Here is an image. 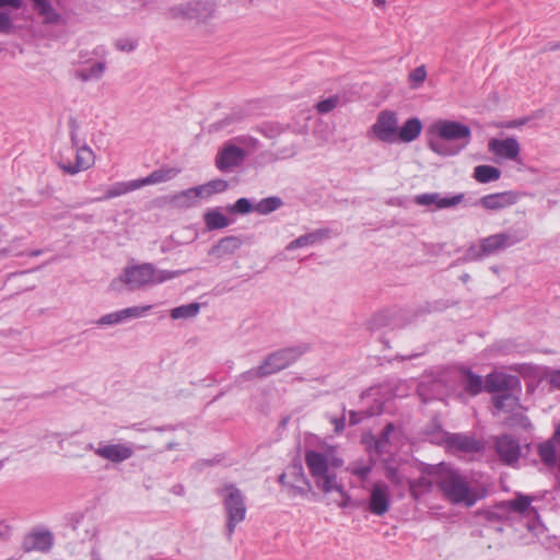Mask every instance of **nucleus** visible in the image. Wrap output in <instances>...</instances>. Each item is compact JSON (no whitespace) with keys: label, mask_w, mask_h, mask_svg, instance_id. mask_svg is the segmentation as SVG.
I'll list each match as a JSON object with an SVG mask.
<instances>
[{"label":"nucleus","mask_w":560,"mask_h":560,"mask_svg":"<svg viewBox=\"0 0 560 560\" xmlns=\"http://www.w3.org/2000/svg\"><path fill=\"white\" fill-rule=\"evenodd\" d=\"M429 132L428 147L440 156L457 155L471 140L469 126L456 120H436L430 126Z\"/></svg>","instance_id":"nucleus-1"},{"label":"nucleus","mask_w":560,"mask_h":560,"mask_svg":"<svg viewBox=\"0 0 560 560\" xmlns=\"http://www.w3.org/2000/svg\"><path fill=\"white\" fill-rule=\"evenodd\" d=\"M305 464L316 487L324 493L340 489L336 470L343 466V459L338 455L336 446H327L319 451L305 452Z\"/></svg>","instance_id":"nucleus-2"},{"label":"nucleus","mask_w":560,"mask_h":560,"mask_svg":"<svg viewBox=\"0 0 560 560\" xmlns=\"http://www.w3.org/2000/svg\"><path fill=\"white\" fill-rule=\"evenodd\" d=\"M436 486L443 498L456 505L471 508L486 497V490L472 487L466 475L448 467H444L439 471Z\"/></svg>","instance_id":"nucleus-3"},{"label":"nucleus","mask_w":560,"mask_h":560,"mask_svg":"<svg viewBox=\"0 0 560 560\" xmlns=\"http://www.w3.org/2000/svg\"><path fill=\"white\" fill-rule=\"evenodd\" d=\"M184 272V270L156 269L152 264L143 262L127 266L120 276L112 281L110 287L113 290H118L119 284H125L129 291H137L175 279Z\"/></svg>","instance_id":"nucleus-4"},{"label":"nucleus","mask_w":560,"mask_h":560,"mask_svg":"<svg viewBox=\"0 0 560 560\" xmlns=\"http://www.w3.org/2000/svg\"><path fill=\"white\" fill-rule=\"evenodd\" d=\"M224 511L226 514V537L231 539L236 526L246 517V503L243 492L234 485H225L221 491Z\"/></svg>","instance_id":"nucleus-5"},{"label":"nucleus","mask_w":560,"mask_h":560,"mask_svg":"<svg viewBox=\"0 0 560 560\" xmlns=\"http://www.w3.org/2000/svg\"><path fill=\"white\" fill-rule=\"evenodd\" d=\"M214 12L215 7L211 0H194L168 8L166 15L173 20H195L198 23H206L213 18Z\"/></svg>","instance_id":"nucleus-6"},{"label":"nucleus","mask_w":560,"mask_h":560,"mask_svg":"<svg viewBox=\"0 0 560 560\" xmlns=\"http://www.w3.org/2000/svg\"><path fill=\"white\" fill-rule=\"evenodd\" d=\"M70 138L71 144L75 149V162L72 163L70 160L61 158L57 164L66 174L75 175L94 165L95 154L88 144L80 142L75 132L72 131Z\"/></svg>","instance_id":"nucleus-7"},{"label":"nucleus","mask_w":560,"mask_h":560,"mask_svg":"<svg viewBox=\"0 0 560 560\" xmlns=\"http://www.w3.org/2000/svg\"><path fill=\"white\" fill-rule=\"evenodd\" d=\"M527 236L526 230L522 228H510L504 232L492 234L480 242L483 246V253L487 256L494 254L498 250L505 249L517 243L524 241Z\"/></svg>","instance_id":"nucleus-8"},{"label":"nucleus","mask_w":560,"mask_h":560,"mask_svg":"<svg viewBox=\"0 0 560 560\" xmlns=\"http://www.w3.org/2000/svg\"><path fill=\"white\" fill-rule=\"evenodd\" d=\"M398 118L393 110H382L378 113L375 122L372 125L370 135L384 143L397 142Z\"/></svg>","instance_id":"nucleus-9"},{"label":"nucleus","mask_w":560,"mask_h":560,"mask_svg":"<svg viewBox=\"0 0 560 560\" xmlns=\"http://www.w3.org/2000/svg\"><path fill=\"white\" fill-rule=\"evenodd\" d=\"M279 482L287 488L291 498L307 497L312 492V485L300 465H294L279 476Z\"/></svg>","instance_id":"nucleus-10"},{"label":"nucleus","mask_w":560,"mask_h":560,"mask_svg":"<svg viewBox=\"0 0 560 560\" xmlns=\"http://www.w3.org/2000/svg\"><path fill=\"white\" fill-rule=\"evenodd\" d=\"M306 350L307 348L305 346L280 349L269 354L262 361V369L268 372V375L277 373L294 363L303 353L306 352Z\"/></svg>","instance_id":"nucleus-11"},{"label":"nucleus","mask_w":560,"mask_h":560,"mask_svg":"<svg viewBox=\"0 0 560 560\" xmlns=\"http://www.w3.org/2000/svg\"><path fill=\"white\" fill-rule=\"evenodd\" d=\"M88 450L94 452L100 458L113 464H120L133 456L132 445L129 443L100 442L96 446L89 444Z\"/></svg>","instance_id":"nucleus-12"},{"label":"nucleus","mask_w":560,"mask_h":560,"mask_svg":"<svg viewBox=\"0 0 560 560\" xmlns=\"http://www.w3.org/2000/svg\"><path fill=\"white\" fill-rule=\"evenodd\" d=\"M392 505L390 489L384 481H376L372 485L369 493L368 510L375 516H383Z\"/></svg>","instance_id":"nucleus-13"},{"label":"nucleus","mask_w":560,"mask_h":560,"mask_svg":"<svg viewBox=\"0 0 560 560\" xmlns=\"http://www.w3.org/2000/svg\"><path fill=\"white\" fill-rule=\"evenodd\" d=\"M33 10L44 24L61 26L67 24V16L60 11L59 0H31Z\"/></svg>","instance_id":"nucleus-14"},{"label":"nucleus","mask_w":560,"mask_h":560,"mask_svg":"<svg viewBox=\"0 0 560 560\" xmlns=\"http://www.w3.org/2000/svg\"><path fill=\"white\" fill-rule=\"evenodd\" d=\"M488 150L497 158V160L517 162L521 153V145L513 137L505 139L492 138L488 141Z\"/></svg>","instance_id":"nucleus-15"},{"label":"nucleus","mask_w":560,"mask_h":560,"mask_svg":"<svg viewBox=\"0 0 560 560\" xmlns=\"http://www.w3.org/2000/svg\"><path fill=\"white\" fill-rule=\"evenodd\" d=\"M464 194H457L451 197H443L439 192H425L415 197V202L418 206L428 207L432 210H442L454 208L464 200Z\"/></svg>","instance_id":"nucleus-16"},{"label":"nucleus","mask_w":560,"mask_h":560,"mask_svg":"<svg viewBox=\"0 0 560 560\" xmlns=\"http://www.w3.org/2000/svg\"><path fill=\"white\" fill-rule=\"evenodd\" d=\"M246 158V152L235 144H225L217 154L215 166L228 172L240 166Z\"/></svg>","instance_id":"nucleus-17"},{"label":"nucleus","mask_w":560,"mask_h":560,"mask_svg":"<svg viewBox=\"0 0 560 560\" xmlns=\"http://www.w3.org/2000/svg\"><path fill=\"white\" fill-rule=\"evenodd\" d=\"M494 447L500 459L504 464L513 465L521 456L520 443L510 434H503L495 438Z\"/></svg>","instance_id":"nucleus-18"},{"label":"nucleus","mask_w":560,"mask_h":560,"mask_svg":"<svg viewBox=\"0 0 560 560\" xmlns=\"http://www.w3.org/2000/svg\"><path fill=\"white\" fill-rule=\"evenodd\" d=\"M520 192L514 190H508L486 195L480 198L479 203L481 205L482 208L494 211L515 205L520 200Z\"/></svg>","instance_id":"nucleus-19"},{"label":"nucleus","mask_w":560,"mask_h":560,"mask_svg":"<svg viewBox=\"0 0 560 560\" xmlns=\"http://www.w3.org/2000/svg\"><path fill=\"white\" fill-rule=\"evenodd\" d=\"M106 69L107 65L105 61H96L93 63L86 62L85 65L77 68L73 75L77 80L83 83L89 81H98L103 78Z\"/></svg>","instance_id":"nucleus-20"},{"label":"nucleus","mask_w":560,"mask_h":560,"mask_svg":"<svg viewBox=\"0 0 560 560\" xmlns=\"http://www.w3.org/2000/svg\"><path fill=\"white\" fill-rule=\"evenodd\" d=\"M243 242L237 236H226L221 238L215 245L211 247L209 250V255L214 256L217 258H224L226 256L233 255L240 247Z\"/></svg>","instance_id":"nucleus-21"},{"label":"nucleus","mask_w":560,"mask_h":560,"mask_svg":"<svg viewBox=\"0 0 560 560\" xmlns=\"http://www.w3.org/2000/svg\"><path fill=\"white\" fill-rule=\"evenodd\" d=\"M446 443L451 448L466 453L478 452L481 448L478 441L465 434H451L446 438Z\"/></svg>","instance_id":"nucleus-22"},{"label":"nucleus","mask_w":560,"mask_h":560,"mask_svg":"<svg viewBox=\"0 0 560 560\" xmlns=\"http://www.w3.org/2000/svg\"><path fill=\"white\" fill-rule=\"evenodd\" d=\"M422 131V122L419 118H409L399 128L397 133V141L409 143L415 141Z\"/></svg>","instance_id":"nucleus-23"},{"label":"nucleus","mask_w":560,"mask_h":560,"mask_svg":"<svg viewBox=\"0 0 560 560\" xmlns=\"http://www.w3.org/2000/svg\"><path fill=\"white\" fill-rule=\"evenodd\" d=\"M533 498L522 493H517L513 500L504 502V505L516 513L526 515H538L537 510L532 506Z\"/></svg>","instance_id":"nucleus-24"},{"label":"nucleus","mask_w":560,"mask_h":560,"mask_svg":"<svg viewBox=\"0 0 560 560\" xmlns=\"http://www.w3.org/2000/svg\"><path fill=\"white\" fill-rule=\"evenodd\" d=\"M198 199H200V195L196 186L171 196L170 202L176 208L186 209L194 207Z\"/></svg>","instance_id":"nucleus-25"},{"label":"nucleus","mask_w":560,"mask_h":560,"mask_svg":"<svg viewBox=\"0 0 560 560\" xmlns=\"http://www.w3.org/2000/svg\"><path fill=\"white\" fill-rule=\"evenodd\" d=\"M52 546V537L49 533H36L30 536L23 544L25 551H48Z\"/></svg>","instance_id":"nucleus-26"},{"label":"nucleus","mask_w":560,"mask_h":560,"mask_svg":"<svg viewBox=\"0 0 560 560\" xmlns=\"http://www.w3.org/2000/svg\"><path fill=\"white\" fill-rule=\"evenodd\" d=\"M139 189V184L137 179L130 182H118L110 185L103 197L96 198L95 201L106 200L122 196L130 191Z\"/></svg>","instance_id":"nucleus-27"},{"label":"nucleus","mask_w":560,"mask_h":560,"mask_svg":"<svg viewBox=\"0 0 560 560\" xmlns=\"http://www.w3.org/2000/svg\"><path fill=\"white\" fill-rule=\"evenodd\" d=\"M179 173L176 168H160L154 172H152L150 175H148L144 178L137 179L139 184V188L147 186V185H153L159 183H164L167 180L173 179L177 174Z\"/></svg>","instance_id":"nucleus-28"},{"label":"nucleus","mask_w":560,"mask_h":560,"mask_svg":"<svg viewBox=\"0 0 560 560\" xmlns=\"http://www.w3.org/2000/svg\"><path fill=\"white\" fill-rule=\"evenodd\" d=\"M509 376L491 373L485 380V389L488 393H505L509 388Z\"/></svg>","instance_id":"nucleus-29"},{"label":"nucleus","mask_w":560,"mask_h":560,"mask_svg":"<svg viewBox=\"0 0 560 560\" xmlns=\"http://www.w3.org/2000/svg\"><path fill=\"white\" fill-rule=\"evenodd\" d=\"M472 177L480 184L497 182L501 177V171L491 165H478L474 168Z\"/></svg>","instance_id":"nucleus-30"},{"label":"nucleus","mask_w":560,"mask_h":560,"mask_svg":"<svg viewBox=\"0 0 560 560\" xmlns=\"http://www.w3.org/2000/svg\"><path fill=\"white\" fill-rule=\"evenodd\" d=\"M492 400L495 409L499 411L512 412L520 407V399L506 392L493 396Z\"/></svg>","instance_id":"nucleus-31"},{"label":"nucleus","mask_w":560,"mask_h":560,"mask_svg":"<svg viewBox=\"0 0 560 560\" xmlns=\"http://www.w3.org/2000/svg\"><path fill=\"white\" fill-rule=\"evenodd\" d=\"M410 494L413 499L419 500L432 490L433 482L430 478L422 476L415 480H408Z\"/></svg>","instance_id":"nucleus-32"},{"label":"nucleus","mask_w":560,"mask_h":560,"mask_svg":"<svg viewBox=\"0 0 560 560\" xmlns=\"http://www.w3.org/2000/svg\"><path fill=\"white\" fill-rule=\"evenodd\" d=\"M228 182L224 179H213L203 185L197 186L200 198H207L213 194L223 192L228 189Z\"/></svg>","instance_id":"nucleus-33"},{"label":"nucleus","mask_w":560,"mask_h":560,"mask_svg":"<svg viewBox=\"0 0 560 560\" xmlns=\"http://www.w3.org/2000/svg\"><path fill=\"white\" fill-rule=\"evenodd\" d=\"M557 453L560 454V450L558 446L553 444V442H549L548 440L541 443L538 447V454L547 466H555L557 463Z\"/></svg>","instance_id":"nucleus-34"},{"label":"nucleus","mask_w":560,"mask_h":560,"mask_svg":"<svg viewBox=\"0 0 560 560\" xmlns=\"http://www.w3.org/2000/svg\"><path fill=\"white\" fill-rule=\"evenodd\" d=\"M323 235L324 234L320 231L301 235L288 244L287 250H293L300 247L313 245L317 243L323 237Z\"/></svg>","instance_id":"nucleus-35"},{"label":"nucleus","mask_w":560,"mask_h":560,"mask_svg":"<svg viewBox=\"0 0 560 560\" xmlns=\"http://www.w3.org/2000/svg\"><path fill=\"white\" fill-rule=\"evenodd\" d=\"M199 311H200L199 303H190V304H186V305H180L171 311V317L173 319L192 318L198 315Z\"/></svg>","instance_id":"nucleus-36"},{"label":"nucleus","mask_w":560,"mask_h":560,"mask_svg":"<svg viewBox=\"0 0 560 560\" xmlns=\"http://www.w3.org/2000/svg\"><path fill=\"white\" fill-rule=\"evenodd\" d=\"M205 222L208 229H223L230 224L229 219L218 210L208 211L205 214Z\"/></svg>","instance_id":"nucleus-37"},{"label":"nucleus","mask_w":560,"mask_h":560,"mask_svg":"<svg viewBox=\"0 0 560 560\" xmlns=\"http://www.w3.org/2000/svg\"><path fill=\"white\" fill-rule=\"evenodd\" d=\"M283 205L281 198L272 196L261 199L255 207V211L259 214H269L278 210Z\"/></svg>","instance_id":"nucleus-38"},{"label":"nucleus","mask_w":560,"mask_h":560,"mask_svg":"<svg viewBox=\"0 0 560 560\" xmlns=\"http://www.w3.org/2000/svg\"><path fill=\"white\" fill-rule=\"evenodd\" d=\"M373 468V464L371 460L364 462V460H355L351 463L347 470L353 475L357 476L362 481L366 480L369 475L371 474Z\"/></svg>","instance_id":"nucleus-39"},{"label":"nucleus","mask_w":560,"mask_h":560,"mask_svg":"<svg viewBox=\"0 0 560 560\" xmlns=\"http://www.w3.org/2000/svg\"><path fill=\"white\" fill-rule=\"evenodd\" d=\"M465 381L464 388L465 390L471 395L476 396L481 393L485 385H482L481 376L471 373L470 371H465Z\"/></svg>","instance_id":"nucleus-40"},{"label":"nucleus","mask_w":560,"mask_h":560,"mask_svg":"<svg viewBox=\"0 0 560 560\" xmlns=\"http://www.w3.org/2000/svg\"><path fill=\"white\" fill-rule=\"evenodd\" d=\"M125 322H126V319H125L124 312H122V310H119V311L108 313V314L101 316L97 319L96 324L98 326H115V325L122 324Z\"/></svg>","instance_id":"nucleus-41"},{"label":"nucleus","mask_w":560,"mask_h":560,"mask_svg":"<svg viewBox=\"0 0 560 560\" xmlns=\"http://www.w3.org/2000/svg\"><path fill=\"white\" fill-rule=\"evenodd\" d=\"M341 104V97L338 95H331L315 105L316 110L319 114H328L337 108Z\"/></svg>","instance_id":"nucleus-42"},{"label":"nucleus","mask_w":560,"mask_h":560,"mask_svg":"<svg viewBox=\"0 0 560 560\" xmlns=\"http://www.w3.org/2000/svg\"><path fill=\"white\" fill-rule=\"evenodd\" d=\"M427 79V69L425 67L419 66L415 68L408 75V82L411 89L420 88Z\"/></svg>","instance_id":"nucleus-43"},{"label":"nucleus","mask_w":560,"mask_h":560,"mask_svg":"<svg viewBox=\"0 0 560 560\" xmlns=\"http://www.w3.org/2000/svg\"><path fill=\"white\" fill-rule=\"evenodd\" d=\"M395 427L392 423H388L382 433L380 434L378 439L375 442V447L378 453H385L387 452V445L389 442V435L392 432H394Z\"/></svg>","instance_id":"nucleus-44"},{"label":"nucleus","mask_w":560,"mask_h":560,"mask_svg":"<svg viewBox=\"0 0 560 560\" xmlns=\"http://www.w3.org/2000/svg\"><path fill=\"white\" fill-rule=\"evenodd\" d=\"M485 256L487 255L486 253H483V246L481 242H479V245L469 246L465 255L460 258V260L463 262L475 261L482 259Z\"/></svg>","instance_id":"nucleus-45"},{"label":"nucleus","mask_w":560,"mask_h":560,"mask_svg":"<svg viewBox=\"0 0 560 560\" xmlns=\"http://www.w3.org/2000/svg\"><path fill=\"white\" fill-rule=\"evenodd\" d=\"M152 308L151 305H143V306H131L124 308V315L125 319H132V318H139L144 316Z\"/></svg>","instance_id":"nucleus-46"},{"label":"nucleus","mask_w":560,"mask_h":560,"mask_svg":"<svg viewBox=\"0 0 560 560\" xmlns=\"http://www.w3.org/2000/svg\"><path fill=\"white\" fill-rule=\"evenodd\" d=\"M266 376H268V372H266V370L262 369V363H261L259 366L250 369V370L245 371L244 373H242L240 375V380L242 382H247V381H252V380H255V378H262V377H266Z\"/></svg>","instance_id":"nucleus-47"},{"label":"nucleus","mask_w":560,"mask_h":560,"mask_svg":"<svg viewBox=\"0 0 560 560\" xmlns=\"http://www.w3.org/2000/svg\"><path fill=\"white\" fill-rule=\"evenodd\" d=\"M385 477L395 486H402L407 481L405 476L394 466L385 468Z\"/></svg>","instance_id":"nucleus-48"},{"label":"nucleus","mask_w":560,"mask_h":560,"mask_svg":"<svg viewBox=\"0 0 560 560\" xmlns=\"http://www.w3.org/2000/svg\"><path fill=\"white\" fill-rule=\"evenodd\" d=\"M231 210L236 213L246 214L252 212L254 209L253 205L247 198H240L236 200V202L232 206Z\"/></svg>","instance_id":"nucleus-49"},{"label":"nucleus","mask_w":560,"mask_h":560,"mask_svg":"<svg viewBox=\"0 0 560 560\" xmlns=\"http://www.w3.org/2000/svg\"><path fill=\"white\" fill-rule=\"evenodd\" d=\"M13 30V22L7 12L0 11V33L9 34Z\"/></svg>","instance_id":"nucleus-50"},{"label":"nucleus","mask_w":560,"mask_h":560,"mask_svg":"<svg viewBox=\"0 0 560 560\" xmlns=\"http://www.w3.org/2000/svg\"><path fill=\"white\" fill-rule=\"evenodd\" d=\"M387 317L385 314L377 313L375 314L368 323V326L371 330H375L386 325Z\"/></svg>","instance_id":"nucleus-51"},{"label":"nucleus","mask_w":560,"mask_h":560,"mask_svg":"<svg viewBox=\"0 0 560 560\" xmlns=\"http://www.w3.org/2000/svg\"><path fill=\"white\" fill-rule=\"evenodd\" d=\"M334 491L338 492L341 495V501L338 503V506L341 509H346L351 504V497L345 490V487L340 483V489H334Z\"/></svg>","instance_id":"nucleus-52"},{"label":"nucleus","mask_w":560,"mask_h":560,"mask_svg":"<svg viewBox=\"0 0 560 560\" xmlns=\"http://www.w3.org/2000/svg\"><path fill=\"white\" fill-rule=\"evenodd\" d=\"M330 422L334 424V431L339 434L341 433L345 428H346V419H345V415H342L341 417L339 418H336V417H331L330 418Z\"/></svg>","instance_id":"nucleus-53"},{"label":"nucleus","mask_w":560,"mask_h":560,"mask_svg":"<svg viewBox=\"0 0 560 560\" xmlns=\"http://www.w3.org/2000/svg\"><path fill=\"white\" fill-rule=\"evenodd\" d=\"M549 383L560 389V370H552L548 373Z\"/></svg>","instance_id":"nucleus-54"},{"label":"nucleus","mask_w":560,"mask_h":560,"mask_svg":"<svg viewBox=\"0 0 560 560\" xmlns=\"http://www.w3.org/2000/svg\"><path fill=\"white\" fill-rule=\"evenodd\" d=\"M97 534V528H96V525L93 521H89L88 522V526L85 528V535L84 537L85 538H93L95 537Z\"/></svg>","instance_id":"nucleus-55"},{"label":"nucleus","mask_w":560,"mask_h":560,"mask_svg":"<svg viewBox=\"0 0 560 560\" xmlns=\"http://www.w3.org/2000/svg\"><path fill=\"white\" fill-rule=\"evenodd\" d=\"M4 7L20 9L22 7V0H0V8Z\"/></svg>","instance_id":"nucleus-56"},{"label":"nucleus","mask_w":560,"mask_h":560,"mask_svg":"<svg viewBox=\"0 0 560 560\" xmlns=\"http://www.w3.org/2000/svg\"><path fill=\"white\" fill-rule=\"evenodd\" d=\"M349 416H350L349 417L350 425H355V424L360 423L363 418L362 413L357 412V411H350Z\"/></svg>","instance_id":"nucleus-57"},{"label":"nucleus","mask_w":560,"mask_h":560,"mask_svg":"<svg viewBox=\"0 0 560 560\" xmlns=\"http://www.w3.org/2000/svg\"><path fill=\"white\" fill-rule=\"evenodd\" d=\"M84 524V517L83 515L81 514H75L73 515V520H72V528L74 530H79V528L81 527V525Z\"/></svg>","instance_id":"nucleus-58"},{"label":"nucleus","mask_w":560,"mask_h":560,"mask_svg":"<svg viewBox=\"0 0 560 560\" xmlns=\"http://www.w3.org/2000/svg\"><path fill=\"white\" fill-rule=\"evenodd\" d=\"M116 47L124 51H131L135 49V44L132 42H126L124 44L121 42H118L116 44Z\"/></svg>","instance_id":"nucleus-59"},{"label":"nucleus","mask_w":560,"mask_h":560,"mask_svg":"<svg viewBox=\"0 0 560 560\" xmlns=\"http://www.w3.org/2000/svg\"><path fill=\"white\" fill-rule=\"evenodd\" d=\"M549 442H553L556 446H560V423L556 427L553 435L548 440Z\"/></svg>","instance_id":"nucleus-60"},{"label":"nucleus","mask_w":560,"mask_h":560,"mask_svg":"<svg viewBox=\"0 0 560 560\" xmlns=\"http://www.w3.org/2000/svg\"><path fill=\"white\" fill-rule=\"evenodd\" d=\"M526 119H521V120H512V121H509L504 125V127L506 128H516V127H520V126H523L525 124Z\"/></svg>","instance_id":"nucleus-61"},{"label":"nucleus","mask_w":560,"mask_h":560,"mask_svg":"<svg viewBox=\"0 0 560 560\" xmlns=\"http://www.w3.org/2000/svg\"><path fill=\"white\" fill-rule=\"evenodd\" d=\"M91 560H102L101 555L96 549L91 551Z\"/></svg>","instance_id":"nucleus-62"},{"label":"nucleus","mask_w":560,"mask_h":560,"mask_svg":"<svg viewBox=\"0 0 560 560\" xmlns=\"http://www.w3.org/2000/svg\"><path fill=\"white\" fill-rule=\"evenodd\" d=\"M470 279V276L468 273H464L463 276H460V280L464 282V283H467Z\"/></svg>","instance_id":"nucleus-63"},{"label":"nucleus","mask_w":560,"mask_h":560,"mask_svg":"<svg viewBox=\"0 0 560 560\" xmlns=\"http://www.w3.org/2000/svg\"><path fill=\"white\" fill-rule=\"evenodd\" d=\"M133 1L140 3L141 7H145L149 3V0H133Z\"/></svg>","instance_id":"nucleus-64"}]
</instances>
